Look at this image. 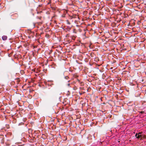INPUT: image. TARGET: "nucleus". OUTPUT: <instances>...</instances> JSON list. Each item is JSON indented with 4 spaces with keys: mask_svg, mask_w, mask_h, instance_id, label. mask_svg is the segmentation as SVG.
Instances as JSON below:
<instances>
[{
    "mask_svg": "<svg viewBox=\"0 0 146 146\" xmlns=\"http://www.w3.org/2000/svg\"><path fill=\"white\" fill-rule=\"evenodd\" d=\"M142 132H140L138 133L137 134L136 133V135H135L136 137H145V136H143L142 135Z\"/></svg>",
    "mask_w": 146,
    "mask_h": 146,
    "instance_id": "1",
    "label": "nucleus"
},
{
    "mask_svg": "<svg viewBox=\"0 0 146 146\" xmlns=\"http://www.w3.org/2000/svg\"><path fill=\"white\" fill-rule=\"evenodd\" d=\"M35 137H30L31 139H30V140H29V142H33L34 141H35Z\"/></svg>",
    "mask_w": 146,
    "mask_h": 146,
    "instance_id": "2",
    "label": "nucleus"
},
{
    "mask_svg": "<svg viewBox=\"0 0 146 146\" xmlns=\"http://www.w3.org/2000/svg\"><path fill=\"white\" fill-rule=\"evenodd\" d=\"M7 38V37L6 36H3L2 37V39L3 40H5Z\"/></svg>",
    "mask_w": 146,
    "mask_h": 146,
    "instance_id": "3",
    "label": "nucleus"
},
{
    "mask_svg": "<svg viewBox=\"0 0 146 146\" xmlns=\"http://www.w3.org/2000/svg\"><path fill=\"white\" fill-rule=\"evenodd\" d=\"M7 140V139H5L4 138H3L1 142L2 143H4V142H5V143H6V142L5 141L6 140Z\"/></svg>",
    "mask_w": 146,
    "mask_h": 146,
    "instance_id": "4",
    "label": "nucleus"
},
{
    "mask_svg": "<svg viewBox=\"0 0 146 146\" xmlns=\"http://www.w3.org/2000/svg\"><path fill=\"white\" fill-rule=\"evenodd\" d=\"M71 37L72 40H74L75 38L76 37V36H75L73 35Z\"/></svg>",
    "mask_w": 146,
    "mask_h": 146,
    "instance_id": "5",
    "label": "nucleus"
},
{
    "mask_svg": "<svg viewBox=\"0 0 146 146\" xmlns=\"http://www.w3.org/2000/svg\"><path fill=\"white\" fill-rule=\"evenodd\" d=\"M67 22L68 24L69 25H70V22L68 21L67 20Z\"/></svg>",
    "mask_w": 146,
    "mask_h": 146,
    "instance_id": "6",
    "label": "nucleus"
},
{
    "mask_svg": "<svg viewBox=\"0 0 146 146\" xmlns=\"http://www.w3.org/2000/svg\"><path fill=\"white\" fill-rule=\"evenodd\" d=\"M63 138H64V140H67V137H63Z\"/></svg>",
    "mask_w": 146,
    "mask_h": 146,
    "instance_id": "7",
    "label": "nucleus"
},
{
    "mask_svg": "<svg viewBox=\"0 0 146 146\" xmlns=\"http://www.w3.org/2000/svg\"><path fill=\"white\" fill-rule=\"evenodd\" d=\"M65 78L66 79H67L68 78V76H66L65 77Z\"/></svg>",
    "mask_w": 146,
    "mask_h": 146,
    "instance_id": "8",
    "label": "nucleus"
},
{
    "mask_svg": "<svg viewBox=\"0 0 146 146\" xmlns=\"http://www.w3.org/2000/svg\"><path fill=\"white\" fill-rule=\"evenodd\" d=\"M67 85L68 86H69L70 85V84L69 83H68V84Z\"/></svg>",
    "mask_w": 146,
    "mask_h": 146,
    "instance_id": "9",
    "label": "nucleus"
},
{
    "mask_svg": "<svg viewBox=\"0 0 146 146\" xmlns=\"http://www.w3.org/2000/svg\"><path fill=\"white\" fill-rule=\"evenodd\" d=\"M139 138V137H137V138Z\"/></svg>",
    "mask_w": 146,
    "mask_h": 146,
    "instance_id": "10",
    "label": "nucleus"
}]
</instances>
